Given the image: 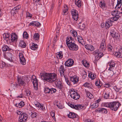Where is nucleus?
<instances>
[{
	"label": "nucleus",
	"instance_id": "f257e3e1",
	"mask_svg": "<svg viewBox=\"0 0 122 122\" xmlns=\"http://www.w3.org/2000/svg\"><path fill=\"white\" fill-rule=\"evenodd\" d=\"M41 76L43 80L51 83L56 81L57 79V75L54 73H46L42 74Z\"/></svg>",
	"mask_w": 122,
	"mask_h": 122
},
{
	"label": "nucleus",
	"instance_id": "4c0bfd02",
	"mask_svg": "<svg viewBox=\"0 0 122 122\" xmlns=\"http://www.w3.org/2000/svg\"><path fill=\"white\" fill-rule=\"evenodd\" d=\"M24 105L25 104L24 102L23 101H21L18 104H16L15 105L16 106L18 107L19 108H20L23 107Z\"/></svg>",
	"mask_w": 122,
	"mask_h": 122
},
{
	"label": "nucleus",
	"instance_id": "c85d7f7f",
	"mask_svg": "<svg viewBox=\"0 0 122 122\" xmlns=\"http://www.w3.org/2000/svg\"><path fill=\"white\" fill-rule=\"evenodd\" d=\"M84 86L85 87L92 89V86L91 83L86 82L84 84Z\"/></svg>",
	"mask_w": 122,
	"mask_h": 122
},
{
	"label": "nucleus",
	"instance_id": "0e129e2a",
	"mask_svg": "<svg viewBox=\"0 0 122 122\" xmlns=\"http://www.w3.org/2000/svg\"><path fill=\"white\" fill-rule=\"evenodd\" d=\"M35 26H38L41 25L40 23L37 21H35Z\"/></svg>",
	"mask_w": 122,
	"mask_h": 122
},
{
	"label": "nucleus",
	"instance_id": "774afa93",
	"mask_svg": "<svg viewBox=\"0 0 122 122\" xmlns=\"http://www.w3.org/2000/svg\"><path fill=\"white\" fill-rule=\"evenodd\" d=\"M40 108H41V109L43 111L45 110V107L42 104H41Z\"/></svg>",
	"mask_w": 122,
	"mask_h": 122
},
{
	"label": "nucleus",
	"instance_id": "9b49d317",
	"mask_svg": "<svg viewBox=\"0 0 122 122\" xmlns=\"http://www.w3.org/2000/svg\"><path fill=\"white\" fill-rule=\"evenodd\" d=\"M17 81L19 86H23L25 83L22 77L18 76L17 77Z\"/></svg>",
	"mask_w": 122,
	"mask_h": 122
},
{
	"label": "nucleus",
	"instance_id": "7c9ffc66",
	"mask_svg": "<svg viewBox=\"0 0 122 122\" xmlns=\"http://www.w3.org/2000/svg\"><path fill=\"white\" fill-rule=\"evenodd\" d=\"M11 49L7 45L4 46L2 48L3 51H9L11 50Z\"/></svg>",
	"mask_w": 122,
	"mask_h": 122
},
{
	"label": "nucleus",
	"instance_id": "338daca9",
	"mask_svg": "<svg viewBox=\"0 0 122 122\" xmlns=\"http://www.w3.org/2000/svg\"><path fill=\"white\" fill-rule=\"evenodd\" d=\"M25 92L26 93L27 96H28L30 95V92L29 90H26L25 91Z\"/></svg>",
	"mask_w": 122,
	"mask_h": 122
},
{
	"label": "nucleus",
	"instance_id": "f8f14e48",
	"mask_svg": "<svg viewBox=\"0 0 122 122\" xmlns=\"http://www.w3.org/2000/svg\"><path fill=\"white\" fill-rule=\"evenodd\" d=\"M111 91L109 89H106L103 92L104 93V98L105 99H107L109 97V94L111 92Z\"/></svg>",
	"mask_w": 122,
	"mask_h": 122
},
{
	"label": "nucleus",
	"instance_id": "13d9d810",
	"mask_svg": "<svg viewBox=\"0 0 122 122\" xmlns=\"http://www.w3.org/2000/svg\"><path fill=\"white\" fill-rule=\"evenodd\" d=\"M114 88L115 91L117 92H118L121 89V88H118L116 86H115L114 87Z\"/></svg>",
	"mask_w": 122,
	"mask_h": 122
},
{
	"label": "nucleus",
	"instance_id": "2f4dec72",
	"mask_svg": "<svg viewBox=\"0 0 122 122\" xmlns=\"http://www.w3.org/2000/svg\"><path fill=\"white\" fill-rule=\"evenodd\" d=\"M85 92L87 96L89 98L91 99L93 97V95L91 93H90L89 91H85Z\"/></svg>",
	"mask_w": 122,
	"mask_h": 122
},
{
	"label": "nucleus",
	"instance_id": "393cba45",
	"mask_svg": "<svg viewBox=\"0 0 122 122\" xmlns=\"http://www.w3.org/2000/svg\"><path fill=\"white\" fill-rule=\"evenodd\" d=\"M21 6L20 5H19L14 8L13 10H12V11L13 13L16 14L19 10Z\"/></svg>",
	"mask_w": 122,
	"mask_h": 122
},
{
	"label": "nucleus",
	"instance_id": "8fccbe9b",
	"mask_svg": "<svg viewBox=\"0 0 122 122\" xmlns=\"http://www.w3.org/2000/svg\"><path fill=\"white\" fill-rule=\"evenodd\" d=\"M23 37L25 38L26 39L28 38V34L26 31H24L23 33Z\"/></svg>",
	"mask_w": 122,
	"mask_h": 122
},
{
	"label": "nucleus",
	"instance_id": "e433bc0d",
	"mask_svg": "<svg viewBox=\"0 0 122 122\" xmlns=\"http://www.w3.org/2000/svg\"><path fill=\"white\" fill-rule=\"evenodd\" d=\"M40 36L38 33H35L33 36L34 38L36 40H38Z\"/></svg>",
	"mask_w": 122,
	"mask_h": 122
},
{
	"label": "nucleus",
	"instance_id": "39448f33",
	"mask_svg": "<svg viewBox=\"0 0 122 122\" xmlns=\"http://www.w3.org/2000/svg\"><path fill=\"white\" fill-rule=\"evenodd\" d=\"M67 46L71 50L76 51L78 48V46L73 42L68 44Z\"/></svg>",
	"mask_w": 122,
	"mask_h": 122
},
{
	"label": "nucleus",
	"instance_id": "864d4df0",
	"mask_svg": "<svg viewBox=\"0 0 122 122\" xmlns=\"http://www.w3.org/2000/svg\"><path fill=\"white\" fill-rule=\"evenodd\" d=\"M82 76L83 79H85L87 77V73L85 71L83 72Z\"/></svg>",
	"mask_w": 122,
	"mask_h": 122
},
{
	"label": "nucleus",
	"instance_id": "f704fd0d",
	"mask_svg": "<svg viewBox=\"0 0 122 122\" xmlns=\"http://www.w3.org/2000/svg\"><path fill=\"white\" fill-rule=\"evenodd\" d=\"M103 53L100 52L99 51L98 53L97 54V56H95L96 59L97 60V59L99 57V58L98 59L101 58L103 56Z\"/></svg>",
	"mask_w": 122,
	"mask_h": 122
},
{
	"label": "nucleus",
	"instance_id": "c03bdc74",
	"mask_svg": "<svg viewBox=\"0 0 122 122\" xmlns=\"http://www.w3.org/2000/svg\"><path fill=\"white\" fill-rule=\"evenodd\" d=\"M98 106V104L95 103H94L92 104L91 106V107L92 108H97Z\"/></svg>",
	"mask_w": 122,
	"mask_h": 122
},
{
	"label": "nucleus",
	"instance_id": "20e7f679",
	"mask_svg": "<svg viewBox=\"0 0 122 122\" xmlns=\"http://www.w3.org/2000/svg\"><path fill=\"white\" fill-rule=\"evenodd\" d=\"M108 64L110 66L108 70L109 71H110L111 72L110 73H111V74H110V76H112L114 74H115L116 73V72L114 71L113 70L115 68L116 63L113 61H111L110 62H109L108 63Z\"/></svg>",
	"mask_w": 122,
	"mask_h": 122
},
{
	"label": "nucleus",
	"instance_id": "4d7b16f0",
	"mask_svg": "<svg viewBox=\"0 0 122 122\" xmlns=\"http://www.w3.org/2000/svg\"><path fill=\"white\" fill-rule=\"evenodd\" d=\"M95 84L96 86H98V88H100L102 86V83L99 84L98 81H96L95 82Z\"/></svg>",
	"mask_w": 122,
	"mask_h": 122
},
{
	"label": "nucleus",
	"instance_id": "c756f323",
	"mask_svg": "<svg viewBox=\"0 0 122 122\" xmlns=\"http://www.w3.org/2000/svg\"><path fill=\"white\" fill-rule=\"evenodd\" d=\"M38 48V46L37 44L32 43V46L30 47V48L33 50H35Z\"/></svg>",
	"mask_w": 122,
	"mask_h": 122
},
{
	"label": "nucleus",
	"instance_id": "b1692460",
	"mask_svg": "<svg viewBox=\"0 0 122 122\" xmlns=\"http://www.w3.org/2000/svg\"><path fill=\"white\" fill-rule=\"evenodd\" d=\"M75 5L78 7H81L82 2L80 0H75Z\"/></svg>",
	"mask_w": 122,
	"mask_h": 122
},
{
	"label": "nucleus",
	"instance_id": "5fc2aeb1",
	"mask_svg": "<svg viewBox=\"0 0 122 122\" xmlns=\"http://www.w3.org/2000/svg\"><path fill=\"white\" fill-rule=\"evenodd\" d=\"M72 41H71V40L68 37L67 38L66 40V43L67 46L68 44H69L70 43H72Z\"/></svg>",
	"mask_w": 122,
	"mask_h": 122
},
{
	"label": "nucleus",
	"instance_id": "1a4fd4ad",
	"mask_svg": "<svg viewBox=\"0 0 122 122\" xmlns=\"http://www.w3.org/2000/svg\"><path fill=\"white\" fill-rule=\"evenodd\" d=\"M70 96L71 98L75 100H76L79 98L80 96L79 94L76 91H73L72 93L71 92Z\"/></svg>",
	"mask_w": 122,
	"mask_h": 122
},
{
	"label": "nucleus",
	"instance_id": "cd10ccee",
	"mask_svg": "<svg viewBox=\"0 0 122 122\" xmlns=\"http://www.w3.org/2000/svg\"><path fill=\"white\" fill-rule=\"evenodd\" d=\"M122 3V0H117V3L115 7V9H117L119 8L121 6Z\"/></svg>",
	"mask_w": 122,
	"mask_h": 122
},
{
	"label": "nucleus",
	"instance_id": "e2e57ef3",
	"mask_svg": "<svg viewBox=\"0 0 122 122\" xmlns=\"http://www.w3.org/2000/svg\"><path fill=\"white\" fill-rule=\"evenodd\" d=\"M99 51V50H95L93 52V54L95 56L96 55V56H97V54L98 53Z\"/></svg>",
	"mask_w": 122,
	"mask_h": 122
},
{
	"label": "nucleus",
	"instance_id": "7ed1b4c3",
	"mask_svg": "<svg viewBox=\"0 0 122 122\" xmlns=\"http://www.w3.org/2000/svg\"><path fill=\"white\" fill-rule=\"evenodd\" d=\"M18 113L17 112L18 114H20L19 120L18 122H26L27 119L28 117V115L26 113H23L20 111H18Z\"/></svg>",
	"mask_w": 122,
	"mask_h": 122
},
{
	"label": "nucleus",
	"instance_id": "f3484780",
	"mask_svg": "<svg viewBox=\"0 0 122 122\" xmlns=\"http://www.w3.org/2000/svg\"><path fill=\"white\" fill-rule=\"evenodd\" d=\"M33 84L35 90H36L37 89L38 82L37 80L36 77L33 79Z\"/></svg>",
	"mask_w": 122,
	"mask_h": 122
},
{
	"label": "nucleus",
	"instance_id": "2eb2a0df",
	"mask_svg": "<svg viewBox=\"0 0 122 122\" xmlns=\"http://www.w3.org/2000/svg\"><path fill=\"white\" fill-rule=\"evenodd\" d=\"M105 41V39H103L102 41L100 46V50L102 51L105 50L106 49V45Z\"/></svg>",
	"mask_w": 122,
	"mask_h": 122
},
{
	"label": "nucleus",
	"instance_id": "6ab92c4d",
	"mask_svg": "<svg viewBox=\"0 0 122 122\" xmlns=\"http://www.w3.org/2000/svg\"><path fill=\"white\" fill-rule=\"evenodd\" d=\"M65 70L64 67V66L62 65H61L60 68V71L61 74V76L64 77H65Z\"/></svg>",
	"mask_w": 122,
	"mask_h": 122
},
{
	"label": "nucleus",
	"instance_id": "3c124183",
	"mask_svg": "<svg viewBox=\"0 0 122 122\" xmlns=\"http://www.w3.org/2000/svg\"><path fill=\"white\" fill-rule=\"evenodd\" d=\"M72 35L74 37H76L77 36V33L76 31L75 30H73L72 31Z\"/></svg>",
	"mask_w": 122,
	"mask_h": 122
},
{
	"label": "nucleus",
	"instance_id": "72a5a7b5",
	"mask_svg": "<svg viewBox=\"0 0 122 122\" xmlns=\"http://www.w3.org/2000/svg\"><path fill=\"white\" fill-rule=\"evenodd\" d=\"M19 45L22 48H25L26 45L25 42L23 41H20V42Z\"/></svg>",
	"mask_w": 122,
	"mask_h": 122
},
{
	"label": "nucleus",
	"instance_id": "79ce46f5",
	"mask_svg": "<svg viewBox=\"0 0 122 122\" xmlns=\"http://www.w3.org/2000/svg\"><path fill=\"white\" fill-rule=\"evenodd\" d=\"M83 65L86 67H89V64L86 61H82Z\"/></svg>",
	"mask_w": 122,
	"mask_h": 122
},
{
	"label": "nucleus",
	"instance_id": "ddd939ff",
	"mask_svg": "<svg viewBox=\"0 0 122 122\" xmlns=\"http://www.w3.org/2000/svg\"><path fill=\"white\" fill-rule=\"evenodd\" d=\"M74 63V61L73 60L69 59L65 62V65L66 66L70 67L73 65Z\"/></svg>",
	"mask_w": 122,
	"mask_h": 122
},
{
	"label": "nucleus",
	"instance_id": "37998d69",
	"mask_svg": "<svg viewBox=\"0 0 122 122\" xmlns=\"http://www.w3.org/2000/svg\"><path fill=\"white\" fill-rule=\"evenodd\" d=\"M63 54L62 51H60L58 52V53L57 54V56L58 57H59L60 59L62 58L63 57Z\"/></svg>",
	"mask_w": 122,
	"mask_h": 122
},
{
	"label": "nucleus",
	"instance_id": "f03ea898",
	"mask_svg": "<svg viewBox=\"0 0 122 122\" xmlns=\"http://www.w3.org/2000/svg\"><path fill=\"white\" fill-rule=\"evenodd\" d=\"M102 106L109 107L112 110L116 111L119 107L121 105L118 102H105L102 104Z\"/></svg>",
	"mask_w": 122,
	"mask_h": 122
},
{
	"label": "nucleus",
	"instance_id": "69168bd1",
	"mask_svg": "<svg viewBox=\"0 0 122 122\" xmlns=\"http://www.w3.org/2000/svg\"><path fill=\"white\" fill-rule=\"evenodd\" d=\"M35 21H32L28 25V26H30L31 25L33 26H35Z\"/></svg>",
	"mask_w": 122,
	"mask_h": 122
},
{
	"label": "nucleus",
	"instance_id": "5701e85b",
	"mask_svg": "<svg viewBox=\"0 0 122 122\" xmlns=\"http://www.w3.org/2000/svg\"><path fill=\"white\" fill-rule=\"evenodd\" d=\"M68 116L69 118H76L77 116V115L76 114L72 112H70Z\"/></svg>",
	"mask_w": 122,
	"mask_h": 122
},
{
	"label": "nucleus",
	"instance_id": "680f3d73",
	"mask_svg": "<svg viewBox=\"0 0 122 122\" xmlns=\"http://www.w3.org/2000/svg\"><path fill=\"white\" fill-rule=\"evenodd\" d=\"M57 106L60 109H62L64 107L63 106L61 103H59L57 105Z\"/></svg>",
	"mask_w": 122,
	"mask_h": 122
},
{
	"label": "nucleus",
	"instance_id": "bb28decb",
	"mask_svg": "<svg viewBox=\"0 0 122 122\" xmlns=\"http://www.w3.org/2000/svg\"><path fill=\"white\" fill-rule=\"evenodd\" d=\"M97 111H98L99 112H102V113H107V110L105 108H98L97 109Z\"/></svg>",
	"mask_w": 122,
	"mask_h": 122
},
{
	"label": "nucleus",
	"instance_id": "a19ab883",
	"mask_svg": "<svg viewBox=\"0 0 122 122\" xmlns=\"http://www.w3.org/2000/svg\"><path fill=\"white\" fill-rule=\"evenodd\" d=\"M121 16L119 15L115 16L114 17L111 18L112 20L116 21Z\"/></svg>",
	"mask_w": 122,
	"mask_h": 122
},
{
	"label": "nucleus",
	"instance_id": "6e6d98bb",
	"mask_svg": "<svg viewBox=\"0 0 122 122\" xmlns=\"http://www.w3.org/2000/svg\"><path fill=\"white\" fill-rule=\"evenodd\" d=\"M5 63L3 62L2 61L1 63H0V66L1 68H2L5 67Z\"/></svg>",
	"mask_w": 122,
	"mask_h": 122
},
{
	"label": "nucleus",
	"instance_id": "aec40b11",
	"mask_svg": "<svg viewBox=\"0 0 122 122\" xmlns=\"http://www.w3.org/2000/svg\"><path fill=\"white\" fill-rule=\"evenodd\" d=\"M70 80L74 84L77 83L78 81V78L76 76L71 77Z\"/></svg>",
	"mask_w": 122,
	"mask_h": 122
},
{
	"label": "nucleus",
	"instance_id": "4468645a",
	"mask_svg": "<svg viewBox=\"0 0 122 122\" xmlns=\"http://www.w3.org/2000/svg\"><path fill=\"white\" fill-rule=\"evenodd\" d=\"M19 57L21 63L22 65H25L26 64V60L24 56L23 55L22 53H19Z\"/></svg>",
	"mask_w": 122,
	"mask_h": 122
},
{
	"label": "nucleus",
	"instance_id": "412c9836",
	"mask_svg": "<svg viewBox=\"0 0 122 122\" xmlns=\"http://www.w3.org/2000/svg\"><path fill=\"white\" fill-rule=\"evenodd\" d=\"M56 87L60 90L63 87L61 81H59L56 82Z\"/></svg>",
	"mask_w": 122,
	"mask_h": 122
},
{
	"label": "nucleus",
	"instance_id": "dca6fc26",
	"mask_svg": "<svg viewBox=\"0 0 122 122\" xmlns=\"http://www.w3.org/2000/svg\"><path fill=\"white\" fill-rule=\"evenodd\" d=\"M115 55L117 57H122V47H121L118 49V51L115 53Z\"/></svg>",
	"mask_w": 122,
	"mask_h": 122
},
{
	"label": "nucleus",
	"instance_id": "de8ad7c7",
	"mask_svg": "<svg viewBox=\"0 0 122 122\" xmlns=\"http://www.w3.org/2000/svg\"><path fill=\"white\" fill-rule=\"evenodd\" d=\"M55 113L53 111H52L51 112L50 115L52 117V118H53L54 120L55 121L56 120L55 117Z\"/></svg>",
	"mask_w": 122,
	"mask_h": 122
},
{
	"label": "nucleus",
	"instance_id": "9d476101",
	"mask_svg": "<svg viewBox=\"0 0 122 122\" xmlns=\"http://www.w3.org/2000/svg\"><path fill=\"white\" fill-rule=\"evenodd\" d=\"M113 21L112 20L111 18L108 19L106 22L105 23V27L106 29H108L110 26L112 25Z\"/></svg>",
	"mask_w": 122,
	"mask_h": 122
},
{
	"label": "nucleus",
	"instance_id": "a878e982",
	"mask_svg": "<svg viewBox=\"0 0 122 122\" xmlns=\"http://www.w3.org/2000/svg\"><path fill=\"white\" fill-rule=\"evenodd\" d=\"M77 38L79 42L82 45H83L84 43V42L83 39L82 38L81 36H77Z\"/></svg>",
	"mask_w": 122,
	"mask_h": 122
},
{
	"label": "nucleus",
	"instance_id": "4be33fe9",
	"mask_svg": "<svg viewBox=\"0 0 122 122\" xmlns=\"http://www.w3.org/2000/svg\"><path fill=\"white\" fill-rule=\"evenodd\" d=\"M7 58L10 61H13L12 54L10 53H7L5 54Z\"/></svg>",
	"mask_w": 122,
	"mask_h": 122
},
{
	"label": "nucleus",
	"instance_id": "052dcab7",
	"mask_svg": "<svg viewBox=\"0 0 122 122\" xmlns=\"http://www.w3.org/2000/svg\"><path fill=\"white\" fill-rule=\"evenodd\" d=\"M89 48L88 50L91 51H93L94 50V48L92 46L90 45L89 47Z\"/></svg>",
	"mask_w": 122,
	"mask_h": 122
},
{
	"label": "nucleus",
	"instance_id": "603ef678",
	"mask_svg": "<svg viewBox=\"0 0 122 122\" xmlns=\"http://www.w3.org/2000/svg\"><path fill=\"white\" fill-rule=\"evenodd\" d=\"M56 89L52 88L50 89V93L52 94L56 92Z\"/></svg>",
	"mask_w": 122,
	"mask_h": 122
},
{
	"label": "nucleus",
	"instance_id": "473e14b6",
	"mask_svg": "<svg viewBox=\"0 0 122 122\" xmlns=\"http://www.w3.org/2000/svg\"><path fill=\"white\" fill-rule=\"evenodd\" d=\"M78 25H79V27L80 29L82 30H84L85 27V24L81 22H80L78 24Z\"/></svg>",
	"mask_w": 122,
	"mask_h": 122
},
{
	"label": "nucleus",
	"instance_id": "bf43d9fd",
	"mask_svg": "<svg viewBox=\"0 0 122 122\" xmlns=\"http://www.w3.org/2000/svg\"><path fill=\"white\" fill-rule=\"evenodd\" d=\"M107 46L108 50L110 51H112V47L111 45L110 44H109Z\"/></svg>",
	"mask_w": 122,
	"mask_h": 122
},
{
	"label": "nucleus",
	"instance_id": "58836bf2",
	"mask_svg": "<svg viewBox=\"0 0 122 122\" xmlns=\"http://www.w3.org/2000/svg\"><path fill=\"white\" fill-rule=\"evenodd\" d=\"M119 11L118 10H114L112 12V15L113 16L119 15Z\"/></svg>",
	"mask_w": 122,
	"mask_h": 122
},
{
	"label": "nucleus",
	"instance_id": "0eeeda50",
	"mask_svg": "<svg viewBox=\"0 0 122 122\" xmlns=\"http://www.w3.org/2000/svg\"><path fill=\"white\" fill-rule=\"evenodd\" d=\"M10 42H16L17 40L18 36L15 33H12L10 35Z\"/></svg>",
	"mask_w": 122,
	"mask_h": 122
},
{
	"label": "nucleus",
	"instance_id": "09e8293b",
	"mask_svg": "<svg viewBox=\"0 0 122 122\" xmlns=\"http://www.w3.org/2000/svg\"><path fill=\"white\" fill-rule=\"evenodd\" d=\"M88 76L89 77H90L92 79H94L95 78V74H92L91 73L90 75V74L89 73L88 75Z\"/></svg>",
	"mask_w": 122,
	"mask_h": 122
},
{
	"label": "nucleus",
	"instance_id": "6e6552de",
	"mask_svg": "<svg viewBox=\"0 0 122 122\" xmlns=\"http://www.w3.org/2000/svg\"><path fill=\"white\" fill-rule=\"evenodd\" d=\"M73 19L76 20H78V11L76 10H73L71 12Z\"/></svg>",
	"mask_w": 122,
	"mask_h": 122
},
{
	"label": "nucleus",
	"instance_id": "49530a36",
	"mask_svg": "<svg viewBox=\"0 0 122 122\" xmlns=\"http://www.w3.org/2000/svg\"><path fill=\"white\" fill-rule=\"evenodd\" d=\"M32 113L31 115V117L32 118L36 117L37 115V113L36 112H31Z\"/></svg>",
	"mask_w": 122,
	"mask_h": 122
},
{
	"label": "nucleus",
	"instance_id": "a18cd8bd",
	"mask_svg": "<svg viewBox=\"0 0 122 122\" xmlns=\"http://www.w3.org/2000/svg\"><path fill=\"white\" fill-rule=\"evenodd\" d=\"M44 91L46 93H50V89L48 87L45 88L44 89Z\"/></svg>",
	"mask_w": 122,
	"mask_h": 122
},
{
	"label": "nucleus",
	"instance_id": "423d86ee",
	"mask_svg": "<svg viewBox=\"0 0 122 122\" xmlns=\"http://www.w3.org/2000/svg\"><path fill=\"white\" fill-rule=\"evenodd\" d=\"M69 105L71 108L76 110H80L82 109L84 107V106L82 105L77 104L74 105L70 103Z\"/></svg>",
	"mask_w": 122,
	"mask_h": 122
},
{
	"label": "nucleus",
	"instance_id": "ea45409f",
	"mask_svg": "<svg viewBox=\"0 0 122 122\" xmlns=\"http://www.w3.org/2000/svg\"><path fill=\"white\" fill-rule=\"evenodd\" d=\"M68 8L67 6L66 5H64V8L63 9V15H64V14L67 12L68 10Z\"/></svg>",
	"mask_w": 122,
	"mask_h": 122
},
{
	"label": "nucleus",
	"instance_id": "c9c22d12",
	"mask_svg": "<svg viewBox=\"0 0 122 122\" xmlns=\"http://www.w3.org/2000/svg\"><path fill=\"white\" fill-rule=\"evenodd\" d=\"M99 5L101 7L103 8L105 7L106 4L104 1H102L100 3Z\"/></svg>",
	"mask_w": 122,
	"mask_h": 122
},
{
	"label": "nucleus",
	"instance_id": "a211bd4d",
	"mask_svg": "<svg viewBox=\"0 0 122 122\" xmlns=\"http://www.w3.org/2000/svg\"><path fill=\"white\" fill-rule=\"evenodd\" d=\"M10 34L8 33H5L3 35V38L4 40H5L7 42L8 41L10 42Z\"/></svg>",
	"mask_w": 122,
	"mask_h": 122
}]
</instances>
